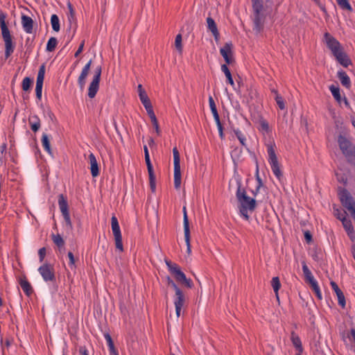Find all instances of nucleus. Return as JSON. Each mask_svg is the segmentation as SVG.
<instances>
[{"mask_svg": "<svg viewBox=\"0 0 355 355\" xmlns=\"http://www.w3.org/2000/svg\"><path fill=\"white\" fill-rule=\"evenodd\" d=\"M213 116H214V121L216 123V125L221 124L220 121V117H219L218 112L214 113L213 114Z\"/></svg>", "mask_w": 355, "mask_h": 355, "instance_id": "61", "label": "nucleus"}, {"mask_svg": "<svg viewBox=\"0 0 355 355\" xmlns=\"http://www.w3.org/2000/svg\"><path fill=\"white\" fill-rule=\"evenodd\" d=\"M44 74H45V66L44 64H42L40 67V69H39V71L37 73L36 85H43Z\"/></svg>", "mask_w": 355, "mask_h": 355, "instance_id": "34", "label": "nucleus"}, {"mask_svg": "<svg viewBox=\"0 0 355 355\" xmlns=\"http://www.w3.org/2000/svg\"><path fill=\"white\" fill-rule=\"evenodd\" d=\"M102 69L101 66L97 67L94 71V75L93 76L92 81L89 84L88 88V96L90 98H94L96 96L98 88H99V83L101 80Z\"/></svg>", "mask_w": 355, "mask_h": 355, "instance_id": "10", "label": "nucleus"}, {"mask_svg": "<svg viewBox=\"0 0 355 355\" xmlns=\"http://www.w3.org/2000/svg\"><path fill=\"white\" fill-rule=\"evenodd\" d=\"M324 38L327 47L331 50L333 54L342 49L340 42L329 33H326L324 35Z\"/></svg>", "mask_w": 355, "mask_h": 355, "instance_id": "13", "label": "nucleus"}, {"mask_svg": "<svg viewBox=\"0 0 355 355\" xmlns=\"http://www.w3.org/2000/svg\"><path fill=\"white\" fill-rule=\"evenodd\" d=\"M252 8L253 30L259 33L262 31L265 21V16L262 12L263 5H260L259 8L252 7Z\"/></svg>", "mask_w": 355, "mask_h": 355, "instance_id": "6", "label": "nucleus"}, {"mask_svg": "<svg viewBox=\"0 0 355 355\" xmlns=\"http://www.w3.org/2000/svg\"><path fill=\"white\" fill-rule=\"evenodd\" d=\"M67 256L69 260V266L71 268V269H74L76 268V259L73 254L71 252H69Z\"/></svg>", "mask_w": 355, "mask_h": 355, "instance_id": "46", "label": "nucleus"}, {"mask_svg": "<svg viewBox=\"0 0 355 355\" xmlns=\"http://www.w3.org/2000/svg\"><path fill=\"white\" fill-rule=\"evenodd\" d=\"M173 302L175 308V314L179 318L185 304V296L182 291L175 293Z\"/></svg>", "mask_w": 355, "mask_h": 355, "instance_id": "14", "label": "nucleus"}, {"mask_svg": "<svg viewBox=\"0 0 355 355\" xmlns=\"http://www.w3.org/2000/svg\"><path fill=\"white\" fill-rule=\"evenodd\" d=\"M338 5L343 10H352V8L348 0H336Z\"/></svg>", "mask_w": 355, "mask_h": 355, "instance_id": "42", "label": "nucleus"}, {"mask_svg": "<svg viewBox=\"0 0 355 355\" xmlns=\"http://www.w3.org/2000/svg\"><path fill=\"white\" fill-rule=\"evenodd\" d=\"M330 285H331L332 290L335 292V293L337 296L338 304L341 307L344 308L346 305V302H345V298L343 293L339 288L338 286L337 285V284L336 282H331Z\"/></svg>", "mask_w": 355, "mask_h": 355, "instance_id": "17", "label": "nucleus"}, {"mask_svg": "<svg viewBox=\"0 0 355 355\" xmlns=\"http://www.w3.org/2000/svg\"><path fill=\"white\" fill-rule=\"evenodd\" d=\"M31 128L33 132H37L40 128V120L36 115L31 116L28 119Z\"/></svg>", "mask_w": 355, "mask_h": 355, "instance_id": "27", "label": "nucleus"}, {"mask_svg": "<svg viewBox=\"0 0 355 355\" xmlns=\"http://www.w3.org/2000/svg\"><path fill=\"white\" fill-rule=\"evenodd\" d=\"M266 148L268 156V161L270 165L273 174L277 177V178L280 180L281 178L282 177V173L280 170L277 157L275 153V144L273 141H270L266 144Z\"/></svg>", "mask_w": 355, "mask_h": 355, "instance_id": "4", "label": "nucleus"}, {"mask_svg": "<svg viewBox=\"0 0 355 355\" xmlns=\"http://www.w3.org/2000/svg\"><path fill=\"white\" fill-rule=\"evenodd\" d=\"M171 273L174 275L178 282H182L183 280H186V275L180 270L179 266L173 268V269H171Z\"/></svg>", "mask_w": 355, "mask_h": 355, "instance_id": "28", "label": "nucleus"}, {"mask_svg": "<svg viewBox=\"0 0 355 355\" xmlns=\"http://www.w3.org/2000/svg\"><path fill=\"white\" fill-rule=\"evenodd\" d=\"M207 28L214 35L215 40L217 41L219 39V32L214 20L211 17L207 18Z\"/></svg>", "mask_w": 355, "mask_h": 355, "instance_id": "22", "label": "nucleus"}, {"mask_svg": "<svg viewBox=\"0 0 355 355\" xmlns=\"http://www.w3.org/2000/svg\"><path fill=\"white\" fill-rule=\"evenodd\" d=\"M209 107H210L212 114L218 112L216 105L215 104L214 98L211 96L209 97Z\"/></svg>", "mask_w": 355, "mask_h": 355, "instance_id": "49", "label": "nucleus"}, {"mask_svg": "<svg viewBox=\"0 0 355 355\" xmlns=\"http://www.w3.org/2000/svg\"><path fill=\"white\" fill-rule=\"evenodd\" d=\"M337 75L341 84L346 88H349L351 86V81L348 75L343 70L338 71Z\"/></svg>", "mask_w": 355, "mask_h": 355, "instance_id": "26", "label": "nucleus"}, {"mask_svg": "<svg viewBox=\"0 0 355 355\" xmlns=\"http://www.w3.org/2000/svg\"><path fill=\"white\" fill-rule=\"evenodd\" d=\"M38 271L45 282L55 280L54 270L51 265L44 263L38 268Z\"/></svg>", "mask_w": 355, "mask_h": 355, "instance_id": "12", "label": "nucleus"}, {"mask_svg": "<svg viewBox=\"0 0 355 355\" xmlns=\"http://www.w3.org/2000/svg\"><path fill=\"white\" fill-rule=\"evenodd\" d=\"M184 239L185 243L187 245V253L189 254H191V243H190V230L189 227L187 226V222L185 223V231H184Z\"/></svg>", "mask_w": 355, "mask_h": 355, "instance_id": "30", "label": "nucleus"}, {"mask_svg": "<svg viewBox=\"0 0 355 355\" xmlns=\"http://www.w3.org/2000/svg\"><path fill=\"white\" fill-rule=\"evenodd\" d=\"M79 353L80 355H88V352L85 347H80L79 349Z\"/></svg>", "mask_w": 355, "mask_h": 355, "instance_id": "64", "label": "nucleus"}, {"mask_svg": "<svg viewBox=\"0 0 355 355\" xmlns=\"http://www.w3.org/2000/svg\"><path fill=\"white\" fill-rule=\"evenodd\" d=\"M148 116H149V117L150 119V121L152 122L153 125L155 128V130H156L157 133L159 134V128L158 121L157 120V118H156V116H155V113H153V115H148Z\"/></svg>", "mask_w": 355, "mask_h": 355, "instance_id": "47", "label": "nucleus"}, {"mask_svg": "<svg viewBox=\"0 0 355 355\" xmlns=\"http://www.w3.org/2000/svg\"><path fill=\"white\" fill-rule=\"evenodd\" d=\"M217 128H218V133H219V136L221 139L223 138L224 137V135H223V126H222V124H220V125H217Z\"/></svg>", "mask_w": 355, "mask_h": 355, "instance_id": "63", "label": "nucleus"}, {"mask_svg": "<svg viewBox=\"0 0 355 355\" xmlns=\"http://www.w3.org/2000/svg\"><path fill=\"white\" fill-rule=\"evenodd\" d=\"M168 285L171 286L175 290V293H178V292H181L180 288L176 285V284L170 278L168 279Z\"/></svg>", "mask_w": 355, "mask_h": 355, "instance_id": "54", "label": "nucleus"}, {"mask_svg": "<svg viewBox=\"0 0 355 355\" xmlns=\"http://www.w3.org/2000/svg\"><path fill=\"white\" fill-rule=\"evenodd\" d=\"M340 200L342 205L351 213L355 220V200L345 189L340 192Z\"/></svg>", "mask_w": 355, "mask_h": 355, "instance_id": "9", "label": "nucleus"}, {"mask_svg": "<svg viewBox=\"0 0 355 355\" xmlns=\"http://www.w3.org/2000/svg\"><path fill=\"white\" fill-rule=\"evenodd\" d=\"M221 71L225 73L226 78H227V82L232 86L233 88H234L235 84L234 82V80L232 78L231 72L227 67L226 64H222L221 66Z\"/></svg>", "mask_w": 355, "mask_h": 355, "instance_id": "29", "label": "nucleus"}, {"mask_svg": "<svg viewBox=\"0 0 355 355\" xmlns=\"http://www.w3.org/2000/svg\"><path fill=\"white\" fill-rule=\"evenodd\" d=\"M182 41V39L181 34L177 35L175 40V47L180 53H182L183 50Z\"/></svg>", "mask_w": 355, "mask_h": 355, "instance_id": "40", "label": "nucleus"}, {"mask_svg": "<svg viewBox=\"0 0 355 355\" xmlns=\"http://www.w3.org/2000/svg\"><path fill=\"white\" fill-rule=\"evenodd\" d=\"M51 24L52 28L54 31L58 32L60 31V19L57 15L53 14L51 17Z\"/></svg>", "mask_w": 355, "mask_h": 355, "instance_id": "33", "label": "nucleus"}, {"mask_svg": "<svg viewBox=\"0 0 355 355\" xmlns=\"http://www.w3.org/2000/svg\"><path fill=\"white\" fill-rule=\"evenodd\" d=\"M68 10H69V14H68V18L69 20L73 19L75 16V11L73 10V8L71 3H68L67 4Z\"/></svg>", "mask_w": 355, "mask_h": 355, "instance_id": "51", "label": "nucleus"}, {"mask_svg": "<svg viewBox=\"0 0 355 355\" xmlns=\"http://www.w3.org/2000/svg\"><path fill=\"white\" fill-rule=\"evenodd\" d=\"M84 44H85V42H84V41H83V42L80 43V46H79V47H78V50H77V51H76V52L75 53V55H75V57H78V55H79L83 52V48H84Z\"/></svg>", "mask_w": 355, "mask_h": 355, "instance_id": "56", "label": "nucleus"}, {"mask_svg": "<svg viewBox=\"0 0 355 355\" xmlns=\"http://www.w3.org/2000/svg\"><path fill=\"white\" fill-rule=\"evenodd\" d=\"M259 129L260 131L263 132V133L268 132L270 131L268 123L264 119H261L259 121Z\"/></svg>", "mask_w": 355, "mask_h": 355, "instance_id": "44", "label": "nucleus"}, {"mask_svg": "<svg viewBox=\"0 0 355 355\" xmlns=\"http://www.w3.org/2000/svg\"><path fill=\"white\" fill-rule=\"evenodd\" d=\"M6 15L3 13L0 14V27L1 29L2 37L5 43V56L9 58L13 53L15 45L12 41V37L10 31L6 24Z\"/></svg>", "mask_w": 355, "mask_h": 355, "instance_id": "2", "label": "nucleus"}, {"mask_svg": "<svg viewBox=\"0 0 355 355\" xmlns=\"http://www.w3.org/2000/svg\"><path fill=\"white\" fill-rule=\"evenodd\" d=\"M333 55L336 58V60L344 67H347L351 64L350 60L346 53L343 51V49Z\"/></svg>", "mask_w": 355, "mask_h": 355, "instance_id": "18", "label": "nucleus"}, {"mask_svg": "<svg viewBox=\"0 0 355 355\" xmlns=\"http://www.w3.org/2000/svg\"><path fill=\"white\" fill-rule=\"evenodd\" d=\"M112 231L114 237L115 246L120 252L123 251V246L122 243V236L121 232L120 226L115 216H112L111 218Z\"/></svg>", "mask_w": 355, "mask_h": 355, "instance_id": "8", "label": "nucleus"}, {"mask_svg": "<svg viewBox=\"0 0 355 355\" xmlns=\"http://www.w3.org/2000/svg\"><path fill=\"white\" fill-rule=\"evenodd\" d=\"M52 240L58 248H62L64 245V241L60 234H53Z\"/></svg>", "mask_w": 355, "mask_h": 355, "instance_id": "37", "label": "nucleus"}, {"mask_svg": "<svg viewBox=\"0 0 355 355\" xmlns=\"http://www.w3.org/2000/svg\"><path fill=\"white\" fill-rule=\"evenodd\" d=\"M334 214L338 219H339L341 221L343 220H344L345 218H347L346 217L347 213L345 211L340 209L338 208L334 207Z\"/></svg>", "mask_w": 355, "mask_h": 355, "instance_id": "41", "label": "nucleus"}, {"mask_svg": "<svg viewBox=\"0 0 355 355\" xmlns=\"http://www.w3.org/2000/svg\"><path fill=\"white\" fill-rule=\"evenodd\" d=\"M302 271L304 275L305 282L308 283L313 291L315 293V295L319 300H322V295L320 291V288L318 286V282L314 278L311 271L308 268L306 262L303 261L302 262Z\"/></svg>", "mask_w": 355, "mask_h": 355, "instance_id": "5", "label": "nucleus"}, {"mask_svg": "<svg viewBox=\"0 0 355 355\" xmlns=\"http://www.w3.org/2000/svg\"><path fill=\"white\" fill-rule=\"evenodd\" d=\"M183 213H184L183 226H184V231H185V223H186L185 221H187V226H188V227H189V223L188 216H187V213L185 207H183Z\"/></svg>", "mask_w": 355, "mask_h": 355, "instance_id": "53", "label": "nucleus"}, {"mask_svg": "<svg viewBox=\"0 0 355 355\" xmlns=\"http://www.w3.org/2000/svg\"><path fill=\"white\" fill-rule=\"evenodd\" d=\"M139 99H140L141 103L143 104V105L144 106L148 115H153L154 113V111H153L152 104L150 103V101L147 94L145 95H140Z\"/></svg>", "mask_w": 355, "mask_h": 355, "instance_id": "23", "label": "nucleus"}, {"mask_svg": "<svg viewBox=\"0 0 355 355\" xmlns=\"http://www.w3.org/2000/svg\"><path fill=\"white\" fill-rule=\"evenodd\" d=\"M42 144L44 149L50 155L52 154L51 146H50V140L46 134L44 133L42 136Z\"/></svg>", "mask_w": 355, "mask_h": 355, "instance_id": "32", "label": "nucleus"}, {"mask_svg": "<svg viewBox=\"0 0 355 355\" xmlns=\"http://www.w3.org/2000/svg\"><path fill=\"white\" fill-rule=\"evenodd\" d=\"M341 222L343 223L344 229L347 232V235L349 236L352 241H354L355 239V234L352 221L349 219L345 218Z\"/></svg>", "mask_w": 355, "mask_h": 355, "instance_id": "21", "label": "nucleus"}, {"mask_svg": "<svg viewBox=\"0 0 355 355\" xmlns=\"http://www.w3.org/2000/svg\"><path fill=\"white\" fill-rule=\"evenodd\" d=\"M173 155L174 164V187L176 189H178L181 185V171L180 153L176 147L173 148Z\"/></svg>", "mask_w": 355, "mask_h": 355, "instance_id": "7", "label": "nucleus"}, {"mask_svg": "<svg viewBox=\"0 0 355 355\" xmlns=\"http://www.w3.org/2000/svg\"><path fill=\"white\" fill-rule=\"evenodd\" d=\"M232 44L231 42L226 43L223 48L220 49L221 55L225 59L227 64H230L232 62Z\"/></svg>", "mask_w": 355, "mask_h": 355, "instance_id": "16", "label": "nucleus"}, {"mask_svg": "<svg viewBox=\"0 0 355 355\" xmlns=\"http://www.w3.org/2000/svg\"><path fill=\"white\" fill-rule=\"evenodd\" d=\"M252 7L259 8L260 7V5H263L261 0H252Z\"/></svg>", "mask_w": 355, "mask_h": 355, "instance_id": "59", "label": "nucleus"}, {"mask_svg": "<svg viewBox=\"0 0 355 355\" xmlns=\"http://www.w3.org/2000/svg\"><path fill=\"white\" fill-rule=\"evenodd\" d=\"M137 90H138L139 97L140 96V95H145V94H146V91L143 89V87H142V85H138Z\"/></svg>", "mask_w": 355, "mask_h": 355, "instance_id": "60", "label": "nucleus"}, {"mask_svg": "<svg viewBox=\"0 0 355 355\" xmlns=\"http://www.w3.org/2000/svg\"><path fill=\"white\" fill-rule=\"evenodd\" d=\"M329 89L334 96V98L338 101L340 102L341 97L340 94V89L338 87L334 86V85H331L329 86Z\"/></svg>", "mask_w": 355, "mask_h": 355, "instance_id": "35", "label": "nucleus"}, {"mask_svg": "<svg viewBox=\"0 0 355 355\" xmlns=\"http://www.w3.org/2000/svg\"><path fill=\"white\" fill-rule=\"evenodd\" d=\"M166 265L168 266V270H170L171 272V269H173V268L178 267V266L176 263H171L170 261H166Z\"/></svg>", "mask_w": 355, "mask_h": 355, "instance_id": "62", "label": "nucleus"}, {"mask_svg": "<svg viewBox=\"0 0 355 355\" xmlns=\"http://www.w3.org/2000/svg\"><path fill=\"white\" fill-rule=\"evenodd\" d=\"M271 286L274 290L277 300L279 301L278 291L281 287V283H280V281H279V279L278 277H272V279L271 280Z\"/></svg>", "mask_w": 355, "mask_h": 355, "instance_id": "31", "label": "nucleus"}, {"mask_svg": "<svg viewBox=\"0 0 355 355\" xmlns=\"http://www.w3.org/2000/svg\"><path fill=\"white\" fill-rule=\"evenodd\" d=\"M92 60H90L83 68L82 71L78 78V84L81 89H83L86 83V78L89 74Z\"/></svg>", "mask_w": 355, "mask_h": 355, "instance_id": "15", "label": "nucleus"}, {"mask_svg": "<svg viewBox=\"0 0 355 355\" xmlns=\"http://www.w3.org/2000/svg\"><path fill=\"white\" fill-rule=\"evenodd\" d=\"M32 83H33V80L31 78H30L28 77L24 78L22 80V84H21L23 90L28 91L31 87Z\"/></svg>", "mask_w": 355, "mask_h": 355, "instance_id": "43", "label": "nucleus"}, {"mask_svg": "<svg viewBox=\"0 0 355 355\" xmlns=\"http://www.w3.org/2000/svg\"><path fill=\"white\" fill-rule=\"evenodd\" d=\"M19 283L21 289L26 295L30 296L33 293V288L26 277L20 278Z\"/></svg>", "mask_w": 355, "mask_h": 355, "instance_id": "24", "label": "nucleus"}, {"mask_svg": "<svg viewBox=\"0 0 355 355\" xmlns=\"http://www.w3.org/2000/svg\"><path fill=\"white\" fill-rule=\"evenodd\" d=\"M238 188L236 193V198L239 203V212L243 218L248 220L250 218L248 212H252L256 207V201L254 198L249 197L245 189H241V184L238 182Z\"/></svg>", "mask_w": 355, "mask_h": 355, "instance_id": "1", "label": "nucleus"}, {"mask_svg": "<svg viewBox=\"0 0 355 355\" xmlns=\"http://www.w3.org/2000/svg\"><path fill=\"white\" fill-rule=\"evenodd\" d=\"M58 205L60 209V211L63 216L66 226L68 229H72V223L71 221L69 210H68V203L67 199L64 198L63 194H60L58 196Z\"/></svg>", "mask_w": 355, "mask_h": 355, "instance_id": "11", "label": "nucleus"}, {"mask_svg": "<svg viewBox=\"0 0 355 355\" xmlns=\"http://www.w3.org/2000/svg\"><path fill=\"white\" fill-rule=\"evenodd\" d=\"M255 178H256V181H257V190H260L261 187H263V182H262L261 178L259 176L258 168L257 169V171H256Z\"/></svg>", "mask_w": 355, "mask_h": 355, "instance_id": "50", "label": "nucleus"}, {"mask_svg": "<svg viewBox=\"0 0 355 355\" xmlns=\"http://www.w3.org/2000/svg\"><path fill=\"white\" fill-rule=\"evenodd\" d=\"M88 159L90 164L91 174L92 177L96 178L99 175V168L96 158L93 153H90Z\"/></svg>", "mask_w": 355, "mask_h": 355, "instance_id": "20", "label": "nucleus"}, {"mask_svg": "<svg viewBox=\"0 0 355 355\" xmlns=\"http://www.w3.org/2000/svg\"><path fill=\"white\" fill-rule=\"evenodd\" d=\"M274 98H275V100L278 107H279V109L284 110L286 106H285L284 101L283 98L282 97V96L279 95V94H276V96H274Z\"/></svg>", "mask_w": 355, "mask_h": 355, "instance_id": "45", "label": "nucleus"}, {"mask_svg": "<svg viewBox=\"0 0 355 355\" xmlns=\"http://www.w3.org/2000/svg\"><path fill=\"white\" fill-rule=\"evenodd\" d=\"M182 283L184 284L188 288H191L193 286L192 281L190 279H187V277L186 280H183Z\"/></svg>", "mask_w": 355, "mask_h": 355, "instance_id": "58", "label": "nucleus"}, {"mask_svg": "<svg viewBox=\"0 0 355 355\" xmlns=\"http://www.w3.org/2000/svg\"><path fill=\"white\" fill-rule=\"evenodd\" d=\"M21 25L24 31L26 33H32L33 29V20L31 17L23 15L21 16Z\"/></svg>", "mask_w": 355, "mask_h": 355, "instance_id": "19", "label": "nucleus"}, {"mask_svg": "<svg viewBox=\"0 0 355 355\" xmlns=\"http://www.w3.org/2000/svg\"><path fill=\"white\" fill-rule=\"evenodd\" d=\"M148 175H149V181H150V188H151L153 191H155V188H156L155 175L154 173H149Z\"/></svg>", "mask_w": 355, "mask_h": 355, "instance_id": "48", "label": "nucleus"}, {"mask_svg": "<svg viewBox=\"0 0 355 355\" xmlns=\"http://www.w3.org/2000/svg\"><path fill=\"white\" fill-rule=\"evenodd\" d=\"M38 255L40 262H42L46 255V248H42L38 251Z\"/></svg>", "mask_w": 355, "mask_h": 355, "instance_id": "55", "label": "nucleus"}, {"mask_svg": "<svg viewBox=\"0 0 355 355\" xmlns=\"http://www.w3.org/2000/svg\"><path fill=\"white\" fill-rule=\"evenodd\" d=\"M291 340L295 348L298 351V352L302 353L303 347L301 339L294 331L291 332Z\"/></svg>", "mask_w": 355, "mask_h": 355, "instance_id": "25", "label": "nucleus"}, {"mask_svg": "<svg viewBox=\"0 0 355 355\" xmlns=\"http://www.w3.org/2000/svg\"><path fill=\"white\" fill-rule=\"evenodd\" d=\"M58 44V40L55 37H51L48 40V42L46 44V51L49 52H52L55 49Z\"/></svg>", "mask_w": 355, "mask_h": 355, "instance_id": "36", "label": "nucleus"}, {"mask_svg": "<svg viewBox=\"0 0 355 355\" xmlns=\"http://www.w3.org/2000/svg\"><path fill=\"white\" fill-rule=\"evenodd\" d=\"M304 239L306 240V241L307 243H311V241H312V235L309 232V231H306L304 232Z\"/></svg>", "mask_w": 355, "mask_h": 355, "instance_id": "57", "label": "nucleus"}, {"mask_svg": "<svg viewBox=\"0 0 355 355\" xmlns=\"http://www.w3.org/2000/svg\"><path fill=\"white\" fill-rule=\"evenodd\" d=\"M234 132L236 137H237V139H239V141H240L241 144L243 146H246V139H245V135L243 134V132L239 129L234 130Z\"/></svg>", "mask_w": 355, "mask_h": 355, "instance_id": "39", "label": "nucleus"}, {"mask_svg": "<svg viewBox=\"0 0 355 355\" xmlns=\"http://www.w3.org/2000/svg\"><path fill=\"white\" fill-rule=\"evenodd\" d=\"M42 87H43V85H36V86H35L36 97L39 100H41V98H42Z\"/></svg>", "mask_w": 355, "mask_h": 355, "instance_id": "52", "label": "nucleus"}, {"mask_svg": "<svg viewBox=\"0 0 355 355\" xmlns=\"http://www.w3.org/2000/svg\"><path fill=\"white\" fill-rule=\"evenodd\" d=\"M338 144L347 162L349 163H353V161L355 160V144L341 135L338 137Z\"/></svg>", "mask_w": 355, "mask_h": 355, "instance_id": "3", "label": "nucleus"}, {"mask_svg": "<svg viewBox=\"0 0 355 355\" xmlns=\"http://www.w3.org/2000/svg\"><path fill=\"white\" fill-rule=\"evenodd\" d=\"M105 338L109 347L110 354L116 352L117 351L114 348V343L110 335L108 334H105Z\"/></svg>", "mask_w": 355, "mask_h": 355, "instance_id": "38", "label": "nucleus"}]
</instances>
